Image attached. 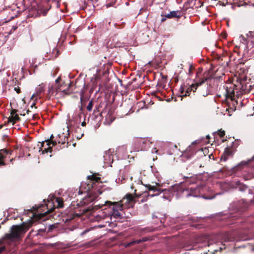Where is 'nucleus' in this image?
<instances>
[{"label": "nucleus", "instance_id": "nucleus-35", "mask_svg": "<svg viewBox=\"0 0 254 254\" xmlns=\"http://www.w3.org/2000/svg\"><path fill=\"white\" fill-rule=\"evenodd\" d=\"M17 112V111L16 110L12 109L10 113V116H13L15 115V114H16Z\"/></svg>", "mask_w": 254, "mask_h": 254}, {"label": "nucleus", "instance_id": "nucleus-36", "mask_svg": "<svg viewBox=\"0 0 254 254\" xmlns=\"http://www.w3.org/2000/svg\"><path fill=\"white\" fill-rule=\"evenodd\" d=\"M14 90L17 93L19 94L21 92L20 88L18 86L15 87Z\"/></svg>", "mask_w": 254, "mask_h": 254}, {"label": "nucleus", "instance_id": "nucleus-50", "mask_svg": "<svg viewBox=\"0 0 254 254\" xmlns=\"http://www.w3.org/2000/svg\"><path fill=\"white\" fill-rule=\"evenodd\" d=\"M17 29V27H15L13 28L14 30H16Z\"/></svg>", "mask_w": 254, "mask_h": 254}, {"label": "nucleus", "instance_id": "nucleus-1", "mask_svg": "<svg viewBox=\"0 0 254 254\" xmlns=\"http://www.w3.org/2000/svg\"><path fill=\"white\" fill-rule=\"evenodd\" d=\"M224 88L226 91L225 94L226 100L227 101L230 100L234 106L238 104L237 101L235 100V97L239 98L240 95L247 92L246 86L242 85L240 82H238V84L228 83L224 85Z\"/></svg>", "mask_w": 254, "mask_h": 254}, {"label": "nucleus", "instance_id": "nucleus-45", "mask_svg": "<svg viewBox=\"0 0 254 254\" xmlns=\"http://www.w3.org/2000/svg\"><path fill=\"white\" fill-rule=\"evenodd\" d=\"M30 112H31V111H30L29 109H28V110L26 111V113H27V114H29Z\"/></svg>", "mask_w": 254, "mask_h": 254}, {"label": "nucleus", "instance_id": "nucleus-29", "mask_svg": "<svg viewBox=\"0 0 254 254\" xmlns=\"http://www.w3.org/2000/svg\"><path fill=\"white\" fill-rule=\"evenodd\" d=\"M93 101L92 100H91L88 105H87V110L90 112L92 111V108H93Z\"/></svg>", "mask_w": 254, "mask_h": 254}, {"label": "nucleus", "instance_id": "nucleus-8", "mask_svg": "<svg viewBox=\"0 0 254 254\" xmlns=\"http://www.w3.org/2000/svg\"><path fill=\"white\" fill-rule=\"evenodd\" d=\"M145 186L149 191V192L148 194V196L151 197L158 195L160 194L162 191L161 189L158 188L159 185L157 183L155 184V186H152L150 184H147Z\"/></svg>", "mask_w": 254, "mask_h": 254}, {"label": "nucleus", "instance_id": "nucleus-13", "mask_svg": "<svg viewBox=\"0 0 254 254\" xmlns=\"http://www.w3.org/2000/svg\"><path fill=\"white\" fill-rule=\"evenodd\" d=\"M9 153V151L6 149H2L0 150V165L5 166L6 165L3 160Z\"/></svg>", "mask_w": 254, "mask_h": 254}, {"label": "nucleus", "instance_id": "nucleus-28", "mask_svg": "<svg viewBox=\"0 0 254 254\" xmlns=\"http://www.w3.org/2000/svg\"><path fill=\"white\" fill-rule=\"evenodd\" d=\"M45 142H46L45 140L44 141H42V142L40 143V146L39 147V151H42V152H43V148L44 147V149L45 148H47L48 147V146L47 145V143L46 144H45Z\"/></svg>", "mask_w": 254, "mask_h": 254}, {"label": "nucleus", "instance_id": "nucleus-21", "mask_svg": "<svg viewBox=\"0 0 254 254\" xmlns=\"http://www.w3.org/2000/svg\"><path fill=\"white\" fill-rule=\"evenodd\" d=\"M134 197L133 195L130 193H127L126 196L124 197L121 201V202H123L125 200H126V203H129L133 201Z\"/></svg>", "mask_w": 254, "mask_h": 254}, {"label": "nucleus", "instance_id": "nucleus-49", "mask_svg": "<svg viewBox=\"0 0 254 254\" xmlns=\"http://www.w3.org/2000/svg\"><path fill=\"white\" fill-rule=\"evenodd\" d=\"M46 13H47V11H45V12H44L43 14H44V15H45L46 14Z\"/></svg>", "mask_w": 254, "mask_h": 254}, {"label": "nucleus", "instance_id": "nucleus-14", "mask_svg": "<svg viewBox=\"0 0 254 254\" xmlns=\"http://www.w3.org/2000/svg\"><path fill=\"white\" fill-rule=\"evenodd\" d=\"M44 91V87L41 85H39L36 88V93L33 94L31 97V99H33L34 98H36L35 100H36L38 98L40 99L41 98V94L43 93Z\"/></svg>", "mask_w": 254, "mask_h": 254}, {"label": "nucleus", "instance_id": "nucleus-42", "mask_svg": "<svg viewBox=\"0 0 254 254\" xmlns=\"http://www.w3.org/2000/svg\"><path fill=\"white\" fill-rule=\"evenodd\" d=\"M81 126H83V127H84L86 126V123L85 122H83L82 123H81Z\"/></svg>", "mask_w": 254, "mask_h": 254}, {"label": "nucleus", "instance_id": "nucleus-7", "mask_svg": "<svg viewBox=\"0 0 254 254\" xmlns=\"http://www.w3.org/2000/svg\"><path fill=\"white\" fill-rule=\"evenodd\" d=\"M87 179L88 180L87 185V190L92 191L94 190V191L97 190L99 191L98 188L100 187V186L98 187V186L102 184L100 177H97L95 174H93L88 176Z\"/></svg>", "mask_w": 254, "mask_h": 254}, {"label": "nucleus", "instance_id": "nucleus-3", "mask_svg": "<svg viewBox=\"0 0 254 254\" xmlns=\"http://www.w3.org/2000/svg\"><path fill=\"white\" fill-rule=\"evenodd\" d=\"M211 80L208 82H205L206 84L201 83L195 84V83H193L191 84V90H196L197 91L198 93L203 97H206L210 94L211 86Z\"/></svg>", "mask_w": 254, "mask_h": 254}, {"label": "nucleus", "instance_id": "nucleus-5", "mask_svg": "<svg viewBox=\"0 0 254 254\" xmlns=\"http://www.w3.org/2000/svg\"><path fill=\"white\" fill-rule=\"evenodd\" d=\"M213 77L208 71L202 72V68H198L195 75V77L193 80V83L196 85L201 83H205V82H208L211 80Z\"/></svg>", "mask_w": 254, "mask_h": 254}, {"label": "nucleus", "instance_id": "nucleus-16", "mask_svg": "<svg viewBox=\"0 0 254 254\" xmlns=\"http://www.w3.org/2000/svg\"><path fill=\"white\" fill-rule=\"evenodd\" d=\"M182 16V13L181 11L177 10V11H172L169 13L165 15V17H167V18H180Z\"/></svg>", "mask_w": 254, "mask_h": 254}, {"label": "nucleus", "instance_id": "nucleus-12", "mask_svg": "<svg viewBox=\"0 0 254 254\" xmlns=\"http://www.w3.org/2000/svg\"><path fill=\"white\" fill-rule=\"evenodd\" d=\"M105 204L109 205H113V209H118L122 210L123 209V204L120 202H112L110 201H106Z\"/></svg>", "mask_w": 254, "mask_h": 254}, {"label": "nucleus", "instance_id": "nucleus-33", "mask_svg": "<svg viewBox=\"0 0 254 254\" xmlns=\"http://www.w3.org/2000/svg\"><path fill=\"white\" fill-rule=\"evenodd\" d=\"M218 134L219 136L222 138L224 136L225 132L224 130H222V129H220L218 131Z\"/></svg>", "mask_w": 254, "mask_h": 254}, {"label": "nucleus", "instance_id": "nucleus-44", "mask_svg": "<svg viewBox=\"0 0 254 254\" xmlns=\"http://www.w3.org/2000/svg\"><path fill=\"white\" fill-rule=\"evenodd\" d=\"M135 195L136 197H138L141 196V194H136V193H135Z\"/></svg>", "mask_w": 254, "mask_h": 254}, {"label": "nucleus", "instance_id": "nucleus-54", "mask_svg": "<svg viewBox=\"0 0 254 254\" xmlns=\"http://www.w3.org/2000/svg\"><path fill=\"white\" fill-rule=\"evenodd\" d=\"M186 178H187V179H189V178H190V177H186Z\"/></svg>", "mask_w": 254, "mask_h": 254}, {"label": "nucleus", "instance_id": "nucleus-27", "mask_svg": "<svg viewBox=\"0 0 254 254\" xmlns=\"http://www.w3.org/2000/svg\"><path fill=\"white\" fill-rule=\"evenodd\" d=\"M3 244V241L2 240H0V254L6 250V247Z\"/></svg>", "mask_w": 254, "mask_h": 254}, {"label": "nucleus", "instance_id": "nucleus-23", "mask_svg": "<svg viewBox=\"0 0 254 254\" xmlns=\"http://www.w3.org/2000/svg\"><path fill=\"white\" fill-rule=\"evenodd\" d=\"M236 185H238L237 188L240 191H245L248 189V187L243 184H241L239 182H237Z\"/></svg>", "mask_w": 254, "mask_h": 254}, {"label": "nucleus", "instance_id": "nucleus-47", "mask_svg": "<svg viewBox=\"0 0 254 254\" xmlns=\"http://www.w3.org/2000/svg\"><path fill=\"white\" fill-rule=\"evenodd\" d=\"M83 135V133H82V134H81V136H80V137H78V136H77V138H78V139L81 138V137Z\"/></svg>", "mask_w": 254, "mask_h": 254}, {"label": "nucleus", "instance_id": "nucleus-39", "mask_svg": "<svg viewBox=\"0 0 254 254\" xmlns=\"http://www.w3.org/2000/svg\"><path fill=\"white\" fill-rule=\"evenodd\" d=\"M61 78L60 77H59L58 78H57L56 80V84H59V82L61 81Z\"/></svg>", "mask_w": 254, "mask_h": 254}, {"label": "nucleus", "instance_id": "nucleus-43", "mask_svg": "<svg viewBox=\"0 0 254 254\" xmlns=\"http://www.w3.org/2000/svg\"><path fill=\"white\" fill-rule=\"evenodd\" d=\"M55 51L57 52V55L56 56V57H57L59 55V51L57 49H56Z\"/></svg>", "mask_w": 254, "mask_h": 254}, {"label": "nucleus", "instance_id": "nucleus-25", "mask_svg": "<svg viewBox=\"0 0 254 254\" xmlns=\"http://www.w3.org/2000/svg\"><path fill=\"white\" fill-rule=\"evenodd\" d=\"M248 164V162L246 161H242L237 166H236L234 169V170H238L241 168L242 166H245Z\"/></svg>", "mask_w": 254, "mask_h": 254}, {"label": "nucleus", "instance_id": "nucleus-22", "mask_svg": "<svg viewBox=\"0 0 254 254\" xmlns=\"http://www.w3.org/2000/svg\"><path fill=\"white\" fill-rule=\"evenodd\" d=\"M55 92H56V89H55L54 87L51 86L48 89V93L47 94V95L46 96V99L48 100H50L51 98V96L53 95Z\"/></svg>", "mask_w": 254, "mask_h": 254}, {"label": "nucleus", "instance_id": "nucleus-31", "mask_svg": "<svg viewBox=\"0 0 254 254\" xmlns=\"http://www.w3.org/2000/svg\"><path fill=\"white\" fill-rule=\"evenodd\" d=\"M190 88H191V85L187 89L186 92V93L185 94V96H187V94H188L189 96L190 95V93L191 92V91H193V92H196V90L194 89V90H191Z\"/></svg>", "mask_w": 254, "mask_h": 254}, {"label": "nucleus", "instance_id": "nucleus-34", "mask_svg": "<svg viewBox=\"0 0 254 254\" xmlns=\"http://www.w3.org/2000/svg\"><path fill=\"white\" fill-rule=\"evenodd\" d=\"M39 118H40V117H39V115L38 114H34L32 116V119L33 120H37V119H38Z\"/></svg>", "mask_w": 254, "mask_h": 254}, {"label": "nucleus", "instance_id": "nucleus-10", "mask_svg": "<svg viewBox=\"0 0 254 254\" xmlns=\"http://www.w3.org/2000/svg\"><path fill=\"white\" fill-rule=\"evenodd\" d=\"M54 138V136L52 134L49 139H47L45 140L46 143H47V145L48 146L47 148H45L43 149V153H47L48 152H51L52 151V147L50 146V145L52 144L53 146H55L57 145L56 140H53V139Z\"/></svg>", "mask_w": 254, "mask_h": 254}, {"label": "nucleus", "instance_id": "nucleus-4", "mask_svg": "<svg viewBox=\"0 0 254 254\" xmlns=\"http://www.w3.org/2000/svg\"><path fill=\"white\" fill-rule=\"evenodd\" d=\"M249 231L247 230H244L243 232L241 231L239 235L237 237H235V235L233 232H224L221 234V237L224 242L233 241L237 240H244L247 239L246 236H245V235H247L249 233Z\"/></svg>", "mask_w": 254, "mask_h": 254}, {"label": "nucleus", "instance_id": "nucleus-41", "mask_svg": "<svg viewBox=\"0 0 254 254\" xmlns=\"http://www.w3.org/2000/svg\"><path fill=\"white\" fill-rule=\"evenodd\" d=\"M83 99V92H82L81 94V96H80V101H81V102H82Z\"/></svg>", "mask_w": 254, "mask_h": 254}, {"label": "nucleus", "instance_id": "nucleus-6", "mask_svg": "<svg viewBox=\"0 0 254 254\" xmlns=\"http://www.w3.org/2000/svg\"><path fill=\"white\" fill-rule=\"evenodd\" d=\"M178 193L181 192L182 196L188 197L190 196L194 197L198 196L200 192V188L197 186L195 187H191L189 189H183L181 187H174Z\"/></svg>", "mask_w": 254, "mask_h": 254}, {"label": "nucleus", "instance_id": "nucleus-55", "mask_svg": "<svg viewBox=\"0 0 254 254\" xmlns=\"http://www.w3.org/2000/svg\"><path fill=\"white\" fill-rule=\"evenodd\" d=\"M102 193V191H100L99 193L101 194Z\"/></svg>", "mask_w": 254, "mask_h": 254}, {"label": "nucleus", "instance_id": "nucleus-37", "mask_svg": "<svg viewBox=\"0 0 254 254\" xmlns=\"http://www.w3.org/2000/svg\"><path fill=\"white\" fill-rule=\"evenodd\" d=\"M209 246V242H205L204 241L203 244H202V245L200 247H206V246Z\"/></svg>", "mask_w": 254, "mask_h": 254}, {"label": "nucleus", "instance_id": "nucleus-19", "mask_svg": "<svg viewBox=\"0 0 254 254\" xmlns=\"http://www.w3.org/2000/svg\"><path fill=\"white\" fill-rule=\"evenodd\" d=\"M70 84H69L68 88L66 89H63L61 88V87H62V85L60 86V85L59 84H56V87L54 88L56 89V92L62 91L66 94H69V92L68 90H69V87H70Z\"/></svg>", "mask_w": 254, "mask_h": 254}, {"label": "nucleus", "instance_id": "nucleus-40", "mask_svg": "<svg viewBox=\"0 0 254 254\" xmlns=\"http://www.w3.org/2000/svg\"><path fill=\"white\" fill-rule=\"evenodd\" d=\"M35 105H36V103L33 102L30 106L31 108H33L34 107L36 109L37 107L35 106Z\"/></svg>", "mask_w": 254, "mask_h": 254}, {"label": "nucleus", "instance_id": "nucleus-48", "mask_svg": "<svg viewBox=\"0 0 254 254\" xmlns=\"http://www.w3.org/2000/svg\"><path fill=\"white\" fill-rule=\"evenodd\" d=\"M20 115L21 116H25V113L20 114Z\"/></svg>", "mask_w": 254, "mask_h": 254}, {"label": "nucleus", "instance_id": "nucleus-38", "mask_svg": "<svg viewBox=\"0 0 254 254\" xmlns=\"http://www.w3.org/2000/svg\"><path fill=\"white\" fill-rule=\"evenodd\" d=\"M161 16H162L163 17L161 19V21L162 22H163L166 20V19L167 17H165V15L164 16H163V15H161Z\"/></svg>", "mask_w": 254, "mask_h": 254}, {"label": "nucleus", "instance_id": "nucleus-53", "mask_svg": "<svg viewBox=\"0 0 254 254\" xmlns=\"http://www.w3.org/2000/svg\"><path fill=\"white\" fill-rule=\"evenodd\" d=\"M190 69H191V67H190V68H189V71H190Z\"/></svg>", "mask_w": 254, "mask_h": 254}, {"label": "nucleus", "instance_id": "nucleus-20", "mask_svg": "<svg viewBox=\"0 0 254 254\" xmlns=\"http://www.w3.org/2000/svg\"><path fill=\"white\" fill-rule=\"evenodd\" d=\"M20 118L17 114H15L13 116H10L8 118V123H12L13 125L16 122L20 121Z\"/></svg>", "mask_w": 254, "mask_h": 254}, {"label": "nucleus", "instance_id": "nucleus-18", "mask_svg": "<svg viewBox=\"0 0 254 254\" xmlns=\"http://www.w3.org/2000/svg\"><path fill=\"white\" fill-rule=\"evenodd\" d=\"M232 152L231 149L226 148L221 157L220 160L224 161H227L229 157L232 155Z\"/></svg>", "mask_w": 254, "mask_h": 254}, {"label": "nucleus", "instance_id": "nucleus-26", "mask_svg": "<svg viewBox=\"0 0 254 254\" xmlns=\"http://www.w3.org/2000/svg\"><path fill=\"white\" fill-rule=\"evenodd\" d=\"M113 215L116 218H120L121 216L118 209H113Z\"/></svg>", "mask_w": 254, "mask_h": 254}, {"label": "nucleus", "instance_id": "nucleus-24", "mask_svg": "<svg viewBox=\"0 0 254 254\" xmlns=\"http://www.w3.org/2000/svg\"><path fill=\"white\" fill-rule=\"evenodd\" d=\"M56 202L58 203V208H63L64 207V201L61 197H57Z\"/></svg>", "mask_w": 254, "mask_h": 254}, {"label": "nucleus", "instance_id": "nucleus-32", "mask_svg": "<svg viewBox=\"0 0 254 254\" xmlns=\"http://www.w3.org/2000/svg\"><path fill=\"white\" fill-rule=\"evenodd\" d=\"M231 169L232 168H229L228 167H227L226 166H225V167H223L222 169H221L219 170V172L223 173V172H226V171H229L230 170H231Z\"/></svg>", "mask_w": 254, "mask_h": 254}, {"label": "nucleus", "instance_id": "nucleus-17", "mask_svg": "<svg viewBox=\"0 0 254 254\" xmlns=\"http://www.w3.org/2000/svg\"><path fill=\"white\" fill-rule=\"evenodd\" d=\"M254 46V32H250L248 35L247 47L248 48H252Z\"/></svg>", "mask_w": 254, "mask_h": 254}, {"label": "nucleus", "instance_id": "nucleus-2", "mask_svg": "<svg viewBox=\"0 0 254 254\" xmlns=\"http://www.w3.org/2000/svg\"><path fill=\"white\" fill-rule=\"evenodd\" d=\"M32 225V220L28 223H22L19 225H13L11 228V232L6 234L5 238L9 240L18 239L25 234Z\"/></svg>", "mask_w": 254, "mask_h": 254}, {"label": "nucleus", "instance_id": "nucleus-9", "mask_svg": "<svg viewBox=\"0 0 254 254\" xmlns=\"http://www.w3.org/2000/svg\"><path fill=\"white\" fill-rule=\"evenodd\" d=\"M147 139L145 138H137L135 140L134 144L137 151L143 150L146 148Z\"/></svg>", "mask_w": 254, "mask_h": 254}, {"label": "nucleus", "instance_id": "nucleus-51", "mask_svg": "<svg viewBox=\"0 0 254 254\" xmlns=\"http://www.w3.org/2000/svg\"><path fill=\"white\" fill-rule=\"evenodd\" d=\"M2 125H0V129L1 128H2Z\"/></svg>", "mask_w": 254, "mask_h": 254}, {"label": "nucleus", "instance_id": "nucleus-15", "mask_svg": "<svg viewBox=\"0 0 254 254\" xmlns=\"http://www.w3.org/2000/svg\"><path fill=\"white\" fill-rule=\"evenodd\" d=\"M67 135H69V133L64 134V133H62V134H59L58 137L56 138L57 143L64 144L68 139V137L66 136Z\"/></svg>", "mask_w": 254, "mask_h": 254}, {"label": "nucleus", "instance_id": "nucleus-52", "mask_svg": "<svg viewBox=\"0 0 254 254\" xmlns=\"http://www.w3.org/2000/svg\"><path fill=\"white\" fill-rule=\"evenodd\" d=\"M12 161H13V159H11V160H10V162H12Z\"/></svg>", "mask_w": 254, "mask_h": 254}, {"label": "nucleus", "instance_id": "nucleus-11", "mask_svg": "<svg viewBox=\"0 0 254 254\" xmlns=\"http://www.w3.org/2000/svg\"><path fill=\"white\" fill-rule=\"evenodd\" d=\"M48 201L49 203L48 204H46V205L47 207L46 208L47 209V211L46 212H45V213L38 214V215H36L34 213H33V216L35 219H37L38 220L43 219V218L47 215V213H51L52 212H53L54 210L55 207H51L50 209L48 208V205H49L50 204L51 205H52L53 203L52 202H50V201Z\"/></svg>", "mask_w": 254, "mask_h": 254}, {"label": "nucleus", "instance_id": "nucleus-30", "mask_svg": "<svg viewBox=\"0 0 254 254\" xmlns=\"http://www.w3.org/2000/svg\"><path fill=\"white\" fill-rule=\"evenodd\" d=\"M44 207H45L44 204H41L38 207L37 206L35 205V206H33L32 207V209L34 211H38L39 209V211H40L41 210H42L41 208Z\"/></svg>", "mask_w": 254, "mask_h": 254}, {"label": "nucleus", "instance_id": "nucleus-46", "mask_svg": "<svg viewBox=\"0 0 254 254\" xmlns=\"http://www.w3.org/2000/svg\"><path fill=\"white\" fill-rule=\"evenodd\" d=\"M202 239H203L202 238H199V239L197 240V243L200 242V241L202 240Z\"/></svg>", "mask_w": 254, "mask_h": 254}]
</instances>
